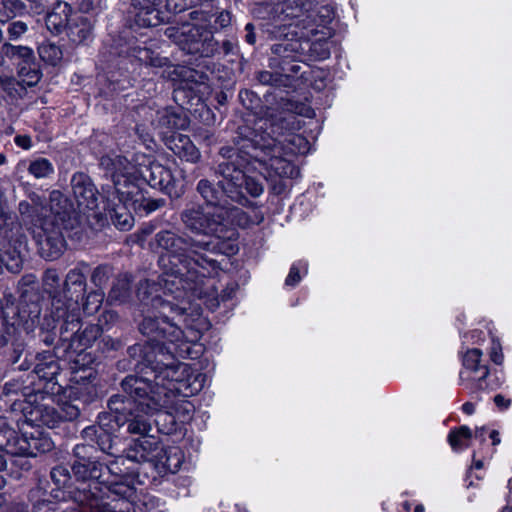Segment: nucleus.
<instances>
[{
    "label": "nucleus",
    "instance_id": "obj_43",
    "mask_svg": "<svg viewBox=\"0 0 512 512\" xmlns=\"http://www.w3.org/2000/svg\"><path fill=\"white\" fill-rule=\"evenodd\" d=\"M489 438L491 439L493 446L499 445L501 442L500 433L497 430H491Z\"/></svg>",
    "mask_w": 512,
    "mask_h": 512
},
{
    "label": "nucleus",
    "instance_id": "obj_9",
    "mask_svg": "<svg viewBox=\"0 0 512 512\" xmlns=\"http://www.w3.org/2000/svg\"><path fill=\"white\" fill-rule=\"evenodd\" d=\"M100 335V329L97 325L87 326L82 333L74 334L67 347L70 359L76 365H86L92 362L91 356L85 352V350L92 345V343Z\"/></svg>",
    "mask_w": 512,
    "mask_h": 512
},
{
    "label": "nucleus",
    "instance_id": "obj_5",
    "mask_svg": "<svg viewBox=\"0 0 512 512\" xmlns=\"http://www.w3.org/2000/svg\"><path fill=\"white\" fill-rule=\"evenodd\" d=\"M100 165L111 173L114 188L125 203L132 196L140 194L136 184L139 179L166 193H172L176 186L171 172L166 167L143 154L136 155L134 164L119 155H106L100 159Z\"/></svg>",
    "mask_w": 512,
    "mask_h": 512
},
{
    "label": "nucleus",
    "instance_id": "obj_57",
    "mask_svg": "<svg viewBox=\"0 0 512 512\" xmlns=\"http://www.w3.org/2000/svg\"><path fill=\"white\" fill-rule=\"evenodd\" d=\"M6 162V157L4 154H0V166Z\"/></svg>",
    "mask_w": 512,
    "mask_h": 512
},
{
    "label": "nucleus",
    "instance_id": "obj_1",
    "mask_svg": "<svg viewBox=\"0 0 512 512\" xmlns=\"http://www.w3.org/2000/svg\"><path fill=\"white\" fill-rule=\"evenodd\" d=\"M235 160L219 163L215 188L210 181L201 180L197 190L206 201L205 206L229 207L227 199L241 201L244 191L253 197L260 196L264 187L258 177L249 175L258 172L267 180L294 179L300 174L294 158L309 152L308 140L300 134L282 131V126L268 119H259L248 135L238 143Z\"/></svg>",
    "mask_w": 512,
    "mask_h": 512
},
{
    "label": "nucleus",
    "instance_id": "obj_55",
    "mask_svg": "<svg viewBox=\"0 0 512 512\" xmlns=\"http://www.w3.org/2000/svg\"><path fill=\"white\" fill-rule=\"evenodd\" d=\"M425 509H424V506L422 504H418L416 505L415 509H414V512H424Z\"/></svg>",
    "mask_w": 512,
    "mask_h": 512
},
{
    "label": "nucleus",
    "instance_id": "obj_44",
    "mask_svg": "<svg viewBox=\"0 0 512 512\" xmlns=\"http://www.w3.org/2000/svg\"><path fill=\"white\" fill-rule=\"evenodd\" d=\"M486 431H487L486 427L476 428L475 433H474L475 438L479 439L481 442H484Z\"/></svg>",
    "mask_w": 512,
    "mask_h": 512
},
{
    "label": "nucleus",
    "instance_id": "obj_20",
    "mask_svg": "<svg viewBox=\"0 0 512 512\" xmlns=\"http://www.w3.org/2000/svg\"><path fill=\"white\" fill-rule=\"evenodd\" d=\"M186 126L187 119L171 108L162 109L157 113V127L163 130L162 133L185 129Z\"/></svg>",
    "mask_w": 512,
    "mask_h": 512
},
{
    "label": "nucleus",
    "instance_id": "obj_24",
    "mask_svg": "<svg viewBox=\"0 0 512 512\" xmlns=\"http://www.w3.org/2000/svg\"><path fill=\"white\" fill-rule=\"evenodd\" d=\"M28 171L35 178H46L54 173V167L52 163L46 158H38L31 161Z\"/></svg>",
    "mask_w": 512,
    "mask_h": 512
},
{
    "label": "nucleus",
    "instance_id": "obj_8",
    "mask_svg": "<svg viewBox=\"0 0 512 512\" xmlns=\"http://www.w3.org/2000/svg\"><path fill=\"white\" fill-rule=\"evenodd\" d=\"M165 34L190 54L200 53L208 56L216 50L212 32L203 26L186 23L179 27H168Z\"/></svg>",
    "mask_w": 512,
    "mask_h": 512
},
{
    "label": "nucleus",
    "instance_id": "obj_37",
    "mask_svg": "<svg viewBox=\"0 0 512 512\" xmlns=\"http://www.w3.org/2000/svg\"><path fill=\"white\" fill-rule=\"evenodd\" d=\"M494 403L500 410H506L511 406L512 399L503 394H497L494 397Z\"/></svg>",
    "mask_w": 512,
    "mask_h": 512
},
{
    "label": "nucleus",
    "instance_id": "obj_13",
    "mask_svg": "<svg viewBox=\"0 0 512 512\" xmlns=\"http://www.w3.org/2000/svg\"><path fill=\"white\" fill-rule=\"evenodd\" d=\"M480 349H468L462 356L463 370L460 376L463 381L481 382L488 376L487 366L481 364Z\"/></svg>",
    "mask_w": 512,
    "mask_h": 512
},
{
    "label": "nucleus",
    "instance_id": "obj_10",
    "mask_svg": "<svg viewBox=\"0 0 512 512\" xmlns=\"http://www.w3.org/2000/svg\"><path fill=\"white\" fill-rule=\"evenodd\" d=\"M160 443L154 436H142L135 439L127 450L126 461L152 462L155 465ZM123 459V457H121Z\"/></svg>",
    "mask_w": 512,
    "mask_h": 512
},
{
    "label": "nucleus",
    "instance_id": "obj_25",
    "mask_svg": "<svg viewBox=\"0 0 512 512\" xmlns=\"http://www.w3.org/2000/svg\"><path fill=\"white\" fill-rule=\"evenodd\" d=\"M308 272V263L303 260L295 262L285 279V285L288 287H295L302 278V275H306Z\"/></svg>",
    "mask_w": 512,
    "mask_h": 512
},
{
    "label": "nucleus",
    "instance_id": "obj_34",
    "mask_svg": "<svg viewBox=\"0 0 512 512\" xmlns=\"http://www.w3.org/2000/svg\"><path fill=\"white\" fill-rule=\"evenodd\" d=\"M27 31L26 23L22 21H15L9 24L8 34L10 39L16 40Z\"/></svg>",
    "mask_w": 512,
    "mask_h": 512
},
{
    "label": "nucleus",
    "instance_id": "obj_39",
    "mask_svg": "<svg viewBox=\"0 0 512 512\" xmlns=\"http://www.w3.org/2000/svg\"><path fill=\"white\" fill-rule=\"evenodd\" d=\"M15 144L23 149H30L32 146L31 138L28 135H17L14 139Z\"/></svg>",
    "mask_w": 512,
    "mask_h": 512
},
{
    "label": "nucleus",
    "instance_id": "obj_3",
    "mask_svg": "<svg viewBox=\"0 0 512 512\" xmlns=\"http://www.w3.org/2000/svg\"><path fill=\"white\" fill-rule=\"evenodd\" d=\"M169 297L153 299V310L140 324L141 333L150 338L152 350L161 357L157 363L165 365L157 378L175 383H205L207 376L196 373L188 364L164 362L167 356L171 359L196 358L201 353L196 342L205 328L198 304H193L189 298L171 300Z\"/></svg>",
    "mask_w": 512,
    "mask_h": 512
},
{
    "label": "nucleus",
    "instance_id": "obj_64",
    "mask_svg": "<svg viewBox=\"0 0 512 512\" xmlns=\"http://www.w3.org/2000/svg\"><path fill=\"white\" fill-rule=\"evenodd\" d=\"M251 27H252V25H251V24H247V25H246V29H247V30H249Z\"/></svg>",
    "mask_w": 512,
    "mask_h": 512
},
{
    "label": "nucleus",
    "instance_id": "obj_31",
    "mask_svg": "<svg viewBox=\"0 0 512 512\" xmlns=\"http://www.w3.org/2000/svg\"><path fill=\"white\" fill-rule=\"evenodd\" d=\"M72 286L78 287L79 292H81L85 286V277L83 273L77 268L72 269L68 272L64 282V290L68 292L71 290Z\"/></svg>",
    "mask_w": 512,
    "mask_h": 512
},
{
    "label": "nucleus",
    "instance_id": "obj_41",
    "mask_svg": "<svg viewBox=\"0 0 512 512\" xmlns=\"http://www.w3.org/2000/svg\"><path fill=\"white\" fill-rule=\"evenodd\" d=\"M2 426H5V420L3 418H0V437L2 435H8L9 437L16 435V432L13 429H11V428L3 429ZM7 445H8V443L5 444L0 439V446H7Z\"/></svg>",
    "mask_w": 512,
    "mask_h": 512
},
{
    "label": "nucleus",
    "instance_id": "obj_28",
    "mask_svg": "<svg viewBox=\"0 0 512 512\" xmlns=\"http://www.w3.org/2000/svg\"><path fill=\"white\" fill-rule=\"evenodd\" d=\"M59 367L56 363L50 362L49 364H38L35 368V372L39 377V380H44L47 383L56 384L55 376L57 375Z\"/></svg>",
    "mask_w": 512,
    "mask_h": 512
},
{
    "label": "nucleus",
    "instance_id": "obj_11",
    "mask_svg": "<svg viewBox=\"0 0 512 512\" xmlns=\"http://www.w3.org/2000/svg\"><path fill=\"white\" fill-rule=\"evenodd\" d=\"M72 189L80 209L94 210L98 206V192L91 179L84 173L73 175Z\"/></svg>",
    "mask_w": 512,
    "mask_h": 512
},
{
    "label": "nucleus",
    "instance_id": "obj_21",
    "mask_svg": "<svg viewBox=\"0 0 512 512\" xmlns=\"http://www.w3.org/2000/svg\"><path fill=\"white\" fill-rule=\"evenodd\" d=\"M67 27L70 40L77 44L88 40L92 33L91 23L86 17L79 15L74 16Z\"/></svg>",
    "mask_w": 512,
    "mask_h": 512
},
{
    "label": "nucleus",
    "instance_id": "obj_33",
    "mask_svg": "<svg viewBox=\"0 0 512 512\" xmlns=\"http://www.w3.org/2000/svg\"><path fill=\"white\" fill-rule=\"evenodd\" d=\"M490 358L495 364H501L504 359L500 341L494 336L491 337Z\"/></svg>",
    "mask_w": 512,
    "mask_h": 512
},
{
    "label": "nucleus",
    "instance_id": "obj_29",
    "mask_svg": "<svg viewBox=\"0 0 512 512\" xmlns=\"http://www.w3.org/2000/svg\"><path fill=\"white\" fill-rule=\"evenodd\" d=\"M109 407L111 411L116 413V421L123 425L128 421L127 415L125 414L126 404L122 396H112L109 400Z\"/></svg>",
    "mask_w": 512,
    "mask_h": 512
},
{
    "label": "nucleus",
    "instance_id": "obj_17",
    "mask_svg": "<svg viewBox=\"0 0 512 512\" xmlns=\"http://www.w3.org/2000/svg\"><path fill=\"white\" fill-rule=\"evenodd\" d=\"M162 0H133L137 9L136 23L143 27L157 26L161 22L158 6Z\"/></svg>",
    "mask_w": 512,
    "mask_h": 512
},
{
    "label": "nucleus",
    "instance_id": "obj_38",
    "mask_svg": "<svg viewBox=\"0 0 512 512\" xmlns=\"http://www.w3.org/2000/svg\"><path fill=\"white\" fill-rule=\"evenodd\" d=\"M230 23H231V14L227 11L220 12V14L217 16V18L215 20V24L221 28H225V27L229 26Z\"/></svg>",
    "mask_w": 512,
    "mask_h": 512
},
{
    "label": "nucleus",
    "instance_id": "obj_30",
    "mask_svg": "<svg viewBox=\"0 0 512 512\" xmlns=\"http://www.w3.org/2000/svg\"><path fill=\"white\" fill-rule=\"evenodd\" d=\"M44 289L50 295H55L58 293L60 287V277L55 269H48L43 277Z\"/></svg>",
    "mask_w": 512,
    "mask_h": 512
},
{
    "label": "nucleus",
    "instance_id": "obj_26",
    "mask_svg": "<svg viewBox=\"0 0 512 512\" xmlns=\"http://www.w3.org/2000/svg\"><path fill=\"white\" fill-rule=\"evenodd\" d=\"M5 47L7 49L6 54L12 58L21 60L19 63H25L28 65L33 64L34 55L31 48L27 46H14L10 44H6Z\"/></svg>",
    "mask_w": 512,
    "mask_h": 512
},
{
    "label": "nucleus",
    "instance_id": "obj_46",
    "mask_svg": "<svg viewBox=\"0 0 512 512\" xmlns=\"http://www.w3.org/2000/svg\"><path fill=\"white\" fill-rule=\"evenodd\" d=\"M235 293V287L228 288L223 291V294L221 295L222 300H227L232 297V295Z\"/></svg>",
    "mask_w": 512,
    "mask_h": 512
},
{
    "label": "nucleus",
    "instance_id": "obj_48",
    "mask_svg": "<svg viewBox=\"0 0 512 512\" xmlns=\"http://www.w3.org/2000/svg\"><path fill=\"white\" fill-rule=\"evenodd\" d=\"M10 512H28V510L26 505L16 504L11 508Z\"/></svg>",
    "mask_w": 512,
    "mask_h": 512
},
{
    "label": "nucleus",
    "instance_id": "obj_22",
    "mask_svg": "<svg viewBox=\"0 0 512 512\" xmlns=\"http://www.w3.org/2000/svg\"><path fill=\"white\" fill-rule=\"evenodd\" d=\"M70 13L71 7L67 3H59L46 17L48 29L58 33L67 27L71 21Z\"/></svg>",
    "mask_w": 512,
    "mask_h": 512
},
{
    "label": "nucleus",
    "instance_id": "obj_36",
    "mask_svg": "<svg viewBox=\"0 0 512 512\" xmlns=\"http://www.w3.org/2000/svg\"><path fill=\"white\" fill-rule=\"evenodd\" d=\"M34 512H53L56 510V503L49 500H40L33 506Z\"/></svg>",
    "mask_w": 512,
    "mask_h": 512
},
{
    "label": "nucleus",
    "instance_id": "obj_54",
    "mask_svg": "<svg viewBox=\"0 0 512 512\" xmlns=\"http://www.w3.org/2000/svg\"><path fill=\"white\" fill-rule=\"evenodd\" d=\"M179 0H167V6L170 8L171 6H177Z\"/></svg>",
    "mask_w": 512,
    "mask_h": 512
},
{
    "label": "nucleus",
    "instance_id": "obj_45",
    "mask_svg": "<svg viewBox=\"0 0 512 512\" xmlns=\"http://www.w3.org/2000/svg\"><path fill=\"white\" fill-rule=\"evenodd\" d=\"M462 410H463V412H464V413H466L467 415H471V414H473V413H474V411H475V406H474V404H473V403H471V402H466V403H464V404H463V406H462Z\"/></svg>",
    "mask_w": 512,
    "mask_h": 512
},
{
    "label": "nucleus",
    "instance_id": "obj_51",
    "mask_svg": "<svg viewBox=\"0 0 512 512\" xmlns=\"http://www.w3.org/2000/svg\"><path fill=\"white\" fill-rule=\"evenodd\" d=\"M6 468V459L4 455L0 452V470H3Z\"/></svg>",
    "mask_w": 512,
    "mask_h": 512
},
{
    "label": "nucleus",
    "instance_id": "obj_59",
    "mask_svg": "<svg viewBox=\"0 0 512 512\" xmlns=\"http://www.w3.org/2000/svg\"><path fill=\"white\" fill-rule=\"evenodd\" d=\"M403 506H404V509H405V510H407V511H409V510H410V508H411V504H410L409 502H405V503L403 504Z\"/></svg>",
    "mask_w": 512,
    "mask_h": 512
},
{
    "label": "nucleus",
    "instance_id": "obj_50",
    "mask_svg": "<svg viewBox=\"0 0 512 512\" xmlns=\"http://www.w3.org/2000/svg\"><path fill=\"white\" fill-rule=\"evenodd\" d=\"M246 40L249 44H254L256 39H255V35L251 32H249L247 35H246Z\"/></svg>",
    "mask_w": 512,
    "mask_h": 512
},
{
    "label": "nucleus",
    "instance_id": "obj_32",
    "mask_svg": "<svg viewBox=\"0 0 512 512\" xmlns=\"http://www.w3.org/2000/svg\"><path fill=\"white\" fill-rule=\"evenodd\" d=\"M103 302V294L98 291L91 292L87 295L83 304V310L86 314L92 315L99 310Z\"/></svg>",
    "mask_w": 512,
    "mask_h": 512
},
{
    "label": "nucleus",
    "instance_id": "obj_6",
    "mask_svg": "<svg viewBox=\"0 0 512 512\" xmlns=\"http://www.w3.org/2000/svg\"><path fill=\"white\" fill-rule=\"evenodd\" d=\"M134 417L129 420L128 431L132 434H139L142 436H150L149 432L152 429L151 423L142 415L160 413L159 418L167 417L170 422L174 423L173 411H177L180 404H184L185 411L190 412L191 406L179 394L177 389L170 386H140L135 389L134 393Z\"/></svg>",
    "mask_w": 512,
    "mask_h": 512
},
{
    "label": "nucleus",
    "instance_id": "obj_47",
    "mask_svg": "<svg viewBox=\"0 0 512 512\" xmlns=\"http://www.w3.org/2000/svg\"><path fill=\"white\" fill-rule=\"evenodd\" d=\"M19 75L23 78L29 71V65L25 63H18Z\"/></svg>",
    "mask_w": 512,
    "mask_h": 512
},
{
    "label": "nucleus",
    "instance_id": "obj_60",
    "mask_svg": "<svg viewBox=\"0 0 512 512\" xmlns=\"http://www.w3.org/2000/svg\"><path fill=\"white\" fill-rule=\"evenodd\" d=\"M268 76H269V74L267 72L266 73H262L261 74V80L262 81H266Z\"/></svg>",
    "mask_w": 512,
    "mask_h": 512
},
{
    "label": "nucleus",
    "instance_id": "obj_18",
    "mask_svg": "<svg viewBox=\"0 0 512 512\" xmlns=\"http://www.w3.org/2000/svg\"><path fill=\"white\" fill-rule=\"evenodd\" d=\"M167 145L175 155L187 162L196 163L201 157L199 149L186 135H172L168 140Z\"/></svg>",
    "mask_w": 512,
    "mask_h": 512
},
{
    "label": "nucleus",
    "instance_id": "obj_4",
    "mask_svg": "<svg viewBox=\"0 0 512 512\" xmlns=\"http://www.w3.org/2000/svg\"><path fill=\"white\" fill-rule=\"evenodd\" d=\"M94 447L76 445L74 448L75 462L72 472L81 481L83 497L79 498L82 505L89 509L81 512H94L96 506L103 502L126 501L133 506L135 496V475L128 467H124V459L118 458L109 465H103L90 456Z\"/></svg>",
    "mask_w": 512,
    "mask_h": 512
},
{
    "label": "nucleus",
    "instance_id": "obj_2",
    "mask_svg": "<svg viewBox=\"0 0 512 512\" xmlns=\"http://www.w3.org/2000/svg\"><path fill=\"white\" fill-rule=\"evenodd\" d=\"M241 214V210L194 205L182 213V221L191 232L211 237L208 241L190 243L171 231L157 233V244L166 251L160 262L164 267L166 261L171 264L170 271L162 279L166 296L190 299L191 296L202 298L207 295L203 288L204 279L218 269L217 261L210 254L236 252L232 243L236 232L231 225Z\"/></svg>",
    "mask_w": 512,
    "mask_h": 512
},
{
    "label": "nucleus",
    "instance_id": "obj_19",
    "mask_svg": "<svg viewBox=\"0 0 512 512\" xmlns=\"http://www.w3.org/2000/svg\"><path fill=\"white\" fill-rule=\"evenodd\" d=\"M19 454L24 456L35 457L38 453H45L53 448V442L46 436H34L31 435L28 438L26 435H22L18 440Z\"/></svg>",
    "mask_w": 512,
    "mask_h": 512
},
{
    "label": "nucleus",
    "instance_id": "obj_23",
    "mask_svg": "<svg viewBox=\"0 0 512 512\" xmlns=\"http://www.w3.org/2000/svg\"><path fill=\"white\" fill-rule=\"evenodd\" d=\"M472 432L467 426H461L448 435V442L454 451H460L469 446Z\"/></svg>",
    "mask_w": 512,
    "mask_h": 512
},
{
    "label": "nucleus",
    "instance_id": "obj_63",
    "mask_svg": "<svg viewBox=\"0 0 512 512\" xmlns=\"http://www.w3.org/2000/svg\"><path fill=\"white\" fill-rule=\"evenodd\" d=\"M115 294H116V291L113 289V290H112V293H111V295H110V296H111V297H115V298H116V295H115Z\"/></svg>",
    "mask_w": 512,
    "mask_h": 512
},
{
    "label": "nucleus",
    "instance_id": "obj_58",
    "mask_svg": "<svg viewBox=\"0 0 512 512\" xmlns=\"http://www.w3.org/2000/svg\"><path fill=\"white\" fill-rule=\"evenodd\" d=\"M5 486V479L3 476L0 475V489Z\"/></svg>",
    "mask_w": 512,
    "mask_h": 512
},
{
    "label": "nucleus",
    "instance_id": "obj_27",
    "mask_svg": "<svg viewBox=\"0 0 512 512\" xmlns=\"http://www.w3.org/2000/svg\"><path fill=\"white\" fill-rule=\"evenodd\" d=\"M39 55L45 62L55 65L62 58L60 48L54 44H43L39 47Z\"/></svg>",
    "mask_w": 512,
    "mask_h": 512
},
{
    "label": "nucleus",
    "instance_id": "obj_14",
    "mask_svg": "<svg viewBox=\"0 0 512 512\" xmlns=\"http://www.w3.org/2000/svg\"><path fill=\"white\" fill-rule=\"evenodd\" d=\"M25 242L16 239L0 241V262L4 263L7 269L13 273H18L23 264L22 252L25 249Z\"/></svg>",
    "mask_w": 512,
    "mask_h": 512
},
{
    "label": "nucleus",
    "instance_id": "obj_40",
    "mask_svg": "<svg viewBox=\"0 0 512 512\" xmlns=\"http://www.w3.org/2000/svg\"><path fill=\"white\" fill-rule=\"evenodd\" d=\"M165 201L163 199L156 200H148L145 204V209L147 212H153L164 205Z\"/></svg>",
    "mask_w": 512,
    "mask_h": 512
},
{
    "label": "nucleus",
    "instance_id": "obj_61",
    "mask_svg": "<svg viewBox=\"0 0 512 512\" xmlns=\"http://www.w3.org/2000/svg\"><path fill=\"white\" fill-rule=\"evenodd\" d=\"M502 512H512V507H505Z\"/></svg>",
    "mask_w": 512,
    "mask_h": 512
},
{
    "label": "nucleus",
    "instance_id": "obj_15",
    "mask_svg": "<svg viewBox=\"0 0 512 512\" xmlns=\"http://www.w3.org/2000/svg\"><path fill=\"white\" fill-rule=\"evenodd\" d=\"M53 314L56 320H63L61 327V338L67 339L64 334L69 330L73 333L79 329V313L77 303H62L61 300L53 301Z\"/></svg>",
    "mask_w": 512,
    "mask_h": 512
},
{
    "label": "nucleus",
    "instance_id": "obj_35",
    "mask_svg": "<svg viewBox=\"0 0 512 512\" xmlns=\"http://www.w3.org/2000/svg\"><path fill=\"white\" fill-rule=\"evenodd\" d=\"M40 79V73L36 68L35 63L29 65V71L26 76L23 77V81L26 82L27 85L31 86L36 84Z\"/></svg>",
    "mask_w": 512,
    "mask_h": 512
},
{
    "label": "nucleus",
    "instance_id": "obj_49",
    "mask_svg": "<svg viewBox=\"0 0 512 512\" xmlns=\"http://www.w3.org/2000/svg\"><path fill=\"white\" fill-rule=\"evenodd\" d=\"M481 335H483V332L479 330H474L471 332V337L472 339H475V343H479V341L481 340Z\"/></svg>",
    "mask_w": 512,
    "mask_h": 512
},
{
    "label": "nucleus",
    "instance_id": "obj_62",
    "mask_svg": "<svg viewBox=\"0 0 512 512\" xmlns=\"http://www.w3.org/2000/svg\"><path fill=\"white\" fill-rule=\"evenodd\" d=\"M160 430H161V431H164V432H166V433H169V432L172 430V428H167V429H165V428H161Z\"/></svg>",
    "mask_w": 512,
    "mask_h": 512
},
{
    "label": "nucleus",
    "instance_id": "obj_53",
    "mask_svg": "<svg viewBox=\"0 0 512 512\" xmlns=\"http://www.w3.org/2000/svg\"><path fill=\"white\" fill-rule=\"evenodd\" d=\"M133 380V376H127L125 377L120 384L122 385H125V384H130V382Z\"/></svg>",
    "mask_w": 512,
    "mask_h": 512
},
{
    "label": "nucleus",
    "instance_id": "obj_52",
    "mask_svg": "<svg viewBox=\"0 0 512 512\" xmlns=\"http://www.w3.org/2000/svg\"><path fill=\"white\" fill-rule=\"evenodd\" d=\"M473 467L475 469H481L483 467V462L481 460L474 461Z\"/></svg>",
    "mask_w": 512,
    "mask_h": 512
},
{
    "label": "nucleus",
    "instance_id": "obj_12",
    "mask_svg": "<svg viewBox=\"0 0 512 512\" xmlns=\"http://www.w3.org/2000/svg\"><path fill=\"white\" fill-rule=\"evenodd\" d=\"M113 191L108 193L106 197L107 209L112 213L114 217V223L117 227L122 230H128L133 225V218L130 213L127 212L128 208L138 202L137 196H132L130 200L125 203L121 200L120 194L113 187Z\"/></svg>",
    "mask_w": 512,
    "mask_h": 512
},
{
    "label": "nucleus",
    "instance_id": "obj_16",
    "mask_svg": "<svg viewBox=\"0 0 512 512\" xmlns=\"http://www.w3.org/2000/svg\"><path fill=\"white\" fill-rule=\"evenodd\" d=\"M185 459L184 452L178 446H160L155 462V468L160 472L176 473Z\"/></svg>",
    "mask_w": 512,
    "mask_h": 512
},
{
    "label": "nucleus",
    "instance_id": "obj_7",
    "mask_svg": "<svg viewBox=\"0 0 512 512\" xmlns=\"http://www.w3.org/2000/svg\"><path fill=\"white\" fill-rule=\"evenodd\" d=\"M69 207L67 198L60 191H52L48 208H42V217H38L31 227L39 252L47 260L57 259L65 249L62 225L68 217Z\"/></svg>",
    "mask_w": 512,
    "mask_h": 512
},
{
    "label": "nucleus",
    "instance_id": "obj_42",
    "mask_svg": "<svg viewBox=\"0 0 512 512\" xmlns=\"http://www.w3.org/2000/svg\"><path fill=\"white\" fill-rule=\"evenodd\" d=\"M66 472V469L63 468V467H57V468H54L51 472V476L52 478L57 482V483H61V480L58 478V476L60 475H63V476H66L65 474Z\"/></svg>",
    "mask_w": 512,
    "mask_h": 512
},
{
    "label": "nucleus",
    "instance_id": "obj_56",
    "mask_svg": "<svg viewBox=\"0 0 512 512\" xmlns=\"http://www.w3.org/2000/svg\"><path fill=\"white\" fill-rule=\"evenodd\" d=\"M139 381L143 382L144 384H151L152 380L148 378H141Z\"/></svg>",
    "mask_w": 512,
    "mask_h": 512
}]
</instances>
